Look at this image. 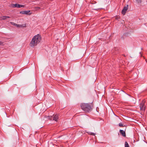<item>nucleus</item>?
<instances>
[{
  "label": "nucleus",
  "mask_w": 147,
  "mask_h": 147,
  "mask_svg": "<svg viewBox=\"0 0 147 147\" xmlns=\"http://www.w3.org/2000/svg\"><path fill=\"white\" fill-rule=\"evenodd\" d=\"M81 109L85 112H89L92 110L90 104L83 103L80 105Z\"/></svg>",
  "instance_id": "obj_1"
},
{
  "label": "nucleus",
  "mask_w": 147,
  "mask_h": 147,
  "mask_svg": "<svg viewBox=\"0 0 147 147\" xmlns=\"http://www.w3.org/2000/svg\"><path fill=\"white\" fill-rule=\"evenodd\" d=\"M59 115L58 114L53 115L52 116H48V119L51 120H54L57 121Z\"/></svg>",
  "instance_id": "obj_2"
},
{
  "label": "nucleus",
  "mask_w": 147,
  "mask_h": 147,
  "mask_svg": "<svg viewBox=\"0 0 147 147\" xmlns=\"http://www.w3.org/2000/svg\"><path fill=\"white\" fill-rule=\"evenodd\" d=\"M32 38L36 41L38 44L40 42L41 40V38L40 35L39 34H37L33 37Z\"/></svg>",
  "instance_id": "obj_3"
},
{
  "label": "nucleus",
  "mask_w": 147,
  "mask_h": 147,
  "mask_svg": "<svg viewBox=\"0 0 147 147\" xmlns=\"http://www.w3.org/2000/svg\"><path fill=\"white\" fill-rule=\"evenodd\" d=\"M145 101L143 100L141 102L140 106V110L142 111H145Z\"/></svg>",
  "instance_id": "obj_4"
},
{
  "label": "nucleus",
  "mask_w": 147,
  "mask_h": 147,
  "mask_svg": "<svg viewBox=\"0 0 147 147\" xmlns=\"http://www.w3.org/2000/svg\"><path fill=\"white\" fill-rule=\"evenodd\" d=\"M38 44V43L34 40V38H32L30 43L29 45L31 47H34L36 46Z\"/></svg>",
  "instance_id": "obj_5"
},
{
  "label": "nucleus",
  "mask_w": 147,
  "mask_h": 147,
  "mask_svg": "<svg viewBox=\"0 0 147 147\" xmlns=\"http://www.w3.org/2000/svg\"><path fill=\"white\" fill-rule=\"evenodd\" d=\"M128 8V5H127L123 7V9L122 10L121 13L123 15H124L126 13V11Z\"/></svg>",
  "instance_id": "obj_6"
},
{
  "label": "nucleus",
  "mask_w": 147,
  "mask_h": 147,
  "mask_svg": "<svg viewBox=\"0 0 147 147\" xmlns=\"http://www.w3.org/2000/svg\"><path fill=\"white\" fill-rule=\"evenodd\" d=\"M12 7L13 8H20L22 7H24V5L19 4L18 3H16L15 4H12L11 5Z\"/></svg>",
  "instance_id": "obj_7"
},
{
  "label": "nucleus",
  "mask_w": 147,
  "mask_h": 147,
  "mask_svg": "<svg viewBox=\"0 0 147 147\" xmlns=\"http://www.w3.org/2000/svg\"><path fill=\"white\" fill-rule=\"evenodd\" d=\"M30 11H22L20 12V13L22 14H28L30 15L31 13H29Z\"/></svg>",
  "instance_id": "obj_8"
},
{
  "label": "nucleus",
  "mask_w": 147,
  "mask_h": 147,
  "mask_svg": "<svg viewBox=\"0 0 147 147\" xmlns=\"http://www.w3.org/2000/svg\"><path fill=\"white\" fill-rule=\"evenodd\" d=\"M119 132L120 134L122 135L123 136L125 137L126 134L125 131H124L120 129L119 130Z\"/></svg>",
  "instance_id": "obj_9"
},
{
  "label": "nucleus",
  "mask_w": 147,
  "mask_h": 147,
  "mask_svg": "<svg viewBox=\"0 0 147 147\" xmlns=\"http://www.w3.org/2000/svg\"><path fill=\"white\" fill-rule=\"evenodd\" d=\"M9 18L10 17L8 16H3L2 17H1L0 18V19H1V20H4L7 19V18Z\"/></svg>",
  "instance_id": "obj_10"
},
{
  "label": "nucleus",
  "mask_w": 147,
  "mask_h": 147,
  "mask_svg": "<svg viewBox=\"0 0 147 147\" xmlns=\"http://www.w3.org/2000/svg\"><path fill=\"white\" fill-rule=\"evenodd\" d=\"M125 147H129V145L127 142H125Z\"/></svg>",
  "instance_id": "obj_11"
},
{
  "label": "nucleus",
  "mask_w": 147,
  "mask_h": 147,
  "mask_svg": "<svg viewBox=\"0 0 147 147\" xmlns=\"http://www.w3.org/2000/svg\"><path fill=\"white\" fill-rule=\"evenodd\" d=\"M136 1L139 4L141 3L142 2L141 0H136Z\"/></svg>",
  "instance_id": "obj_12"
},
{
  "label": "nucleus",
  "mask_w": 147,
  "mask_h": 147,
  "mask_svg": "<svg viewBox=\"0 0 147 147\" xmlns=\"http://www.w3.org/2000/svg\"><path fill=\"white\" fill-rule=\"evenodd\" d=\"M89 134L91 135L94 136L95 135V134L94 133L90 132Z\"/></svg>",
  "instance_id": "obj_13"
},
{
  "label": "nucleus",
  "mask_w": 147,
  "mask_h": 147,
  "mask_svg": "<svg viewBox=\"0 0 147 147\" xmlns=\"http://www.w3.org/2000/svg\"><path fill=\"white\" fill-rule=\"evenodd\" d=\"M119 126L120 127H123V124L121 123H119Z\"/></svg>",
  "instance_id": "obj_14"
},
{
  "label": "nucleus",
  "mask_w": 147,
  "mask_h": 147,
  "mask_svg": "<svg viewBox=\"0 0 147 147\" xmlns=\"http://www.w3.org/2000/svg\"><path fill=\"white\" fill-rule=\"evenodd\" d=\"M119 17H118V16H117V17H116V18H115V19L117 20H118L119 19Z\"/></svg>",
  "instance_id": "obj_15"
}]
</instances>
